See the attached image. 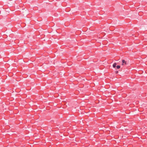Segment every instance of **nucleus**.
I'll return each instance as SVG.
<instances>
[{"mask_svg": "<svg viewBox=\"0 0 147 147\" xmlns=\"http://www.w3.org/2000/svg\"><path fill=\"white\" fill-rule=\"evenodd\" d=\"M122 65H126L127 64V61H125L124 60H122Z\"/></svg>", "mask_w": 147, "mask_h": 147, "instance_id": "obj_1", "label": "nucleus"}, {"mask_svg": "<svg viewBox=\"0 0 147 147\" xmlns=\"http://www.w3.org/2000/svg\"><path fill=\"white\" fill-rule=\"evenodd\" d=\"M117 65V64L116 63H114L113 65V67L114 68Z\"/></svg>", "mask_w": 147, "mask_h": 147, "instance_id": "obj_2", "label": "nucleus"}, {"mask_svg": "<svg viewBox=\"0 0 147 147\" xmlns=\"http://www.w3.org/2000/svg\"><path fill=\"white\" fill-rule=\"evenodd\" d=\"M120 66L119 65H117V69H118L120 68Z\"/></svg>", "mask_w": 147, "mask_h": 147, "instance_id": "obj_3", "label": "nucleus"}]
</instances>
